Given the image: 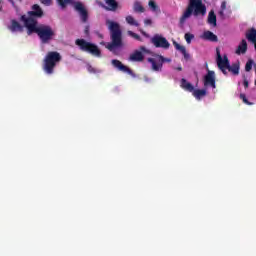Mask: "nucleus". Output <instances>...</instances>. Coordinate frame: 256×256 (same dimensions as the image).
I'll return each mask as SVG.
<instances>
[{"mask_svg":"<svg viewBox=\"0 0 256 256\" xmlns=\"http://www.w3.org/2000/svg\"><path fill=\"white\" fill-rule=\"evenodd\" d=\"M180 87L184 89V91H189V93H193L195 91V87L190 82H187V79L182 78L181 79V85Z\"/></svg>","mask_w":256,"mask_h":256,"instance_id":"13","label":"nucleus"},{"mask_svg":"<svg viewBox=\"0 0 256 256\" xmlns=\"http://www.w3.org/2000/svg\"><path fill=\"white\" fill-rule=\"evenodd\" d=\"M207 14V6L203 4V0H188V6L180 17V24L183 25L191 15L199 17V15L205 16Z\"/></svg>","mask_w":256,"mask_h":256,"instance_id":"2","label":"nucleus"},{"mask_svg":"<svg viewBox=\"0 0 256 256\" xmlns=\"http://www.w3.org/2000/svg\"><path fill=\"white\" fill-rule=\"evenodd\" d=\"M73 0H57L58 4L60 5V7H62V9H65V7H67V5H69V3H72Z\"/></svg>","mask_w":256,"mask_h":256,"instance_id":"26","label":"nucleus"},{"mask_svg":"<svg viewBox=\"0 0 256 256\" xmlns=\"http://www.w3.org/2000/svg\"><path fill=\"white\" fill-rule=\"evenodd\" d=\"M126 22L128 25H132L133 27H139V22H137L131 15L126 16Z\"/></svg>","mask_w":256,"mask_h":256,"instance_id":"21","label":"nucleus"},{"mask_svg":"<svg viewBox=\"0 0 256 256\" xmlns=\"http://www.w3.org/2000/svg\"><path fill=\"white\" fill-rule=\"evenodd\" d=\"M153 21L151 19H145L144 20V25H152Z\"/></svg>","mask_w":256,"mask_h":256,"instance_id":"41","label":"nucleus"},{"mask_svg":"<svg viewBox=\"0 0 256 256\" xmlns=\"http://www.w3.org/2000/svg\"><path fill=\"white\" fill-rule=\"evenodd\" d=\"M245 53H247V40L242 39L236 49V55H245Z\"/></svg>","mask_w":256,"mask_h":256,"instance_id":"14","label":"nucleus"},{"mask_svg":"<svg viewBox=\"0 0 256 256\" xmlns=\"http://www.w3.org/2000/svg\"><path fill=\"white\" fill-rule=\"evenodd\" d=\"M144 56H143V52L136 50L134 51V53H132L129 57V61H134V62H141L143 61Z\"/></svg>","mask_w":256,"mask_h":256,"instance_id":"15","label":"nucleus"},{"mask_svg":"<svg viewBox=\"0 0 256 256\" xmlns=\"http://www.w3.org/2000/svg\"><path fill=\"white\" fill-rule=\"evenodd\" d=\"M174 47H175V49H177V51H180V53H185L187 51L185 46H182L177 42H174Z\"/></svg>","mask_w":256,"mask_h":256,"instance_id":"28","label":"nucleus"},{"mask_svg":"<svg viewBox=\"0 0 256 256\" xmlns=\"http://www.w3.org/2000/svg\"><path fill=\"white\" fill-rule=\"evenodd\" d=\"M107 7L106 11H117L119 9V3L117 0H104Z\"/></svg>","mask_w":256,"mask_h":256,"instance_id":"12","label":"nucleus"},{"mask_svg":"<svg viewBox=\"0 0 256 256\" xmlns=\"http://www.w3.org/2000/svg\"><path fill=\"white\" fill-rule=\"evenodd\" d=\"M240 99L245 103V105H253V102H249L245 94H240Z\"/></svg>","mask_w":256,"mask_h":256,"instance_id":"33","label":"nucleus"},{"mask_svg":"<svg viewBox=\"0 0 256 256\" xmlns=\"http://www.w3.org/2000/svg\"><path fill=\"white\" fill-rule=\"evenodd\" d=\"M106 25H108L112 41L106 45V49L113 51L115 48L123 47V33L121 32L119 23L107 20Z\"/></svg>","mask_w":256,"mask_h":256,"instance_id":"3","label":"nucleus"},{"mask_svg":"<svg viewBox=\"0 0 256 256\" xmlns=\"http://www.w3.org/2000/svg\"><path fill=\"white\" fill-rule=\"evenodd\" d=\"M26 21V29L27 34L32 35V33H36L41 41V43L47 44L51 39H53V36L55 35V31L51 26L41 24L37 26V20L28 19Z\"/></svg>","mask_w":256,"mask_h":256,"instance_id":"1","label":"nucleus"},{"mask_svg":"<svg viewBox=\"0 0 256 256\" xmlns=\"http://www.w3.org/2000/svg\"><path fill=\"white\" fill-rule=\"evenodd\" d=\"M225 9H227V2L223 1V2L221 3V10H222V11H225Z\"/></svg>","mask_w":256,"mask_h":256,"instance_id":"40","label":"nucleus"},{"mask_svg":"<svg viewBox=\"0 0 256 256\" xmlns=\"http://www.w3.org/2000/svg\"><path fill=\"white\" fill-rule=\"evenodd\" d=\"M185 41L186 43H191V41H193V39H195V35L191 34V33H186L184 35Z\"/></svg>","mask_w":256,"mask_h":256,"instance_id":"30","label":"nucleus"},{"mask_svg":"<svg viewBox=\"0 0 256 256\" xmlns=\"http://www.w3.org/2000/svg\"><path fill=\"white\" fill-rule=\"evenodd\" d=\"M148 62L151 63L153 71H159V66L157 65V61L154 58H148Z\"/></svg>","mask_w":256,"mask_h":256,"instance_id":"25","label":"nucleus"},{"mask_svg":"<svg viewBox=\"0 0 256 256\" xmlns=\"http://www.w3.org/2000/svg\"><path fill=\"white\" fill-rule=\"evenodd\" d=\"M111 64L113 65V67L118 69V71H122V73H127L131 77H136L135 72H133V70H131V68H129L128 66H125L122 61L114 59L111 61Z\"/></svg>","mask_w":256,"mask_h":256,"instance_id":"9","label":"nucleus"},{"mask_svg":"<svg viewBox=\"0 0 256 256\" xmlns=\"http://www.w3.org/2000/svg\"><path fill=\"white\" fill-rule=\"evenodd\" d=\"M61 54L57 51H50L46 54L43 63V71L47 75H53L55 73V67L57 63H61Z\"/></svg>","mask_w":256,"mask_h":256,"instance_id":"4","label":"nucleus"},{"mask_svg":"<svg viewBox=\"0 0 256 256\" xmlns=\"http://www.w3.org/2000/svg\"><path fill=\"white\" fill-rule=\"evenodd\" d=\"M75 45L79 47L80 51H84V53H90L94 57H101V50L94 43L88 42L85 39H76Z\"/></svg>","mask_w":256,"mask_h":256,"instance_id":"5","label":"nucleus"},{"mask_svg":"<svg viewBox=\"0 0 256 256\" xmlns=\"http://www.w3.org/2000/svg\"><path fill=\"white\" fill-rule=\"evenodd\" d=\"M208 23L209 25H213V27H217V15H215L213 10L208 14Z\"/></svg>","mask_w":256,"mask_h":256,"instance_id":"20","label":"nucleus"},{"mask_svg":"<svg viewBox=\"0 0 256 256\" xmlns=\"http://www.w3.org/2000/svg\"><path fill=\"white\" fill-rule=\"evenodd\" d=\"M253 60H248L246 65H245V71L249 72L251 71V69H253Z\"/></svg>","mask_w":256,"mask_h":256,"instance_id":"32","label":"nucleus"},{"mask_svg":"<svg viewBox=\"0 0 256 256\" xmlns=\"http://www.w3.org/2000/svg\"><path fill=\"white\" fill-rule=\"evenodd\" d=\"M134 11L136 13H145V8L139 2H135L134 4Z\"/></svg>","mask_w":256,"mask_h":256,"instance_id":"23","label":"nucleus"},{"mask_svg":"<svg viewBox=\"0 0 256 256\" xmlns=\"http://www.w3.org/2000/svg\"><path fill=\"white\" fill-rule=\"evenodd\" d=\"M246 39L250 41V43H253L256 41V29L251 28L246 32Z\"/></svg>","mask_w":256,"mask_h":256,"instance_id":"19","label":"nucleus"},{"mask_svg":"<svg viewBox=\"0 0 256 256\" xmlns=\"http://www.w3.org/2000/svg\"><path fill=\"white\" fill-rule=\"evenodd\" d=\"M204 87H212L215 89L217 85L215 84V72L208 70L207 74L204 76Z\"/></svg>","mask_w":256,"mask_h":256,"instance_id":"10","label":"nucleus"},{"mask_svg":"<svg viewBox=\"0 0 256 256\" xmlns=\"http://www.w3.org/2000/svg\"><path fill=\"white\" fill-rule=\"evenodd\" d=\"M89 29H90L89 25L85 26L84 28L85 35H89Z\"/></svg>","mask_w":256,"mask_h":256,"instance_id":"42","label":"nucleus"},{"mask_svg":"<svg viewBox=\"0 0 256 256\" xmlns=\"http://www.w3.org/2000/svg\"><path fill=\"white\" fill-rule=\"evenodd\" d=\"M244 87L247 89L249 87V81L247 79H244Z\"/></svg>","mask_w":256,"mask_h":256,"instance_id":"43","label":"nucleus"},{"mask_svg":"<svg viewBox=\"0 0 256 256\" xmlns=\"http://www.w3.org/2000/svg\"><path fill=\"white\" fill-rule=\"evenodd\" d=\"M239 69H240V63L236 62L233 63L232 65L229 64L227 70L232 74V75H239Z\"/></svg>","mask_w":256,"mask_h":256,"instance_id":"18","label":"nucleus"},{"mask_svg":"<svg viewBox=\"0 0 256 256\" xmlns=\"http://www.w3.org/2000/svg\"><path fill=\"white\" fill-rule=\"evenodd\" d=\"M9 31L11 33H23L24 27L17 20H11V25L8 26Z\"/></svg>","mask_w":256,"mask_h":256,"instance_id":"11","label":"nucleus"},{"mask_svg":"<svg viewBox=\"0 0 256 256\" xmlns=\"http://www.w3.org/2000/svg\"><path fill=\"white\" fill-rule=\"evenodd\" d=\"M192 95L193 97H195V99H197L198 101L201 100L202 97H205V95H207V90L205 89H194L192 91Z\"/></svg>","mask_w":256,"mask_h":256,"instance_id":"17","label":"nucleus"},{"mask_svg":"<svg viewBox=\"0 0 256 256\" xmlns=\"http://www.w3.org/2000/svg\"><path fill=\"white\" fill-rule=\"evenodd\" d=\"M169 41H167V38L161 37V47L162 49H169Z\"/></svg>","mask_w":256,"mask_h":256,"instance_id":"27","label":"nucleus"},{"mask_svg":"<svg viewBox=\"0 0 256 256\" xmlns=\"http://www.w3.org/2000/svg\"><path fill=\"white\" fill-rule=\"evenodd\" d=\"M140 51H142V53H148V54H151V51H150V50H148V49H146V47H145V46H141V47H140Z\"/></svg>","mask_w":256,"mask_h":256,"instance_id":"37","label":"nucleus"},{"mask_svg":"<svg viewBox=\"0 0 256 256\" xmlns=\"http://www.w3.org/2000/svg\"><path fill=\"white\" fill-rule=\"evenodd\" d=\"M10 1V3H12V5H15V1H13V0H9Z\"/></svg>","mask_w":256,"mask_h":256,"instance_id":"46","label":"nucleus"},{"mask_svg":"<svg viewBox=\"0 0 256 256\" xmlns=\"http://www.w3.org/2000/svg\"><path fill=\"white\" fill-rule=\"evenodd\" d=\"M203 39H205L206 41H212L213 43H217L218 41L217 35H215L211 31H205L203 33Z\"/></svg>","mask_w":256,"mask_h":256,"instance_id":"16","label":"nucleus"},{"mask_svg":"<svg viewBox=\"0 0 256 256\" xmlns=\"http://www.w3.org/2000/svg\"><path fill=\"white\" fill-rule=\"evenodd\" d=\"M141 33H142V35H143L144 37L149 38V34H147L145 31L141 30Z\"/></svg>","mask_w":256,"mask_h":256,"instance_id":"44","label":"nucleus"},{"mask_svg":"<svg viewBox=\"0 0 256 256\" xmlns=\"http://www.w3.org/2000/svg\"><path fill=\"white\" fill-rule=\"evenodd\" d=\"M216 55H217V65L219 69L222 71L224 75H227V69L230 65L229 58H227V55H224V57H221V51L219 48L216 49Z\"/></svg>","mask_w":256,"mask_h":256,"instance_id":"8","label":"nucleus"},{"mask_svg":"<svg viewBox=\"0 0 256 256\" xmlns=\"http://www.w3.org/2000/svg\"><path fill=\"white\" fill-rule=\"evenodd\" d=\"M151 43H153L156 47H161V35L156 34L152 39Z\"/></svg>","mask_w":256,"mask_h":256,"instance_id":"22","label":"nucleus"},{"mask_svg":"<svg viewBox=\"0 0 256 256\" xmlns=\"http://www.w3.org/2000/svg\"><path fill=\"white\" fill-rule=\"evenodd\" d=\"M31 11H28L27 15H22L20 17V21H22V23H24V26L27 27V20L32 19L33 21H37V19H41V17H43L45 15V13L43 12V8H41V6H39V4H34L31 7Z\"/></svg>","mask_w":256,"mask_h":256,"instance_id":"6","label":"nucleus"},{"mask_svg":"<svg viewBox=\"0 0 256 256\" xmlns=\"http://www.w3.org/2000/svg\"><path fill=\"white\" fill-rule=\"evenodd\" d=\"M74 9L80 16V21L82 23H87L89 21V12L83 2H74Z\"/></svg>","mask_w":256,"mask_h":256,"instance_id":"7","label":"nucleus"},{"mask_svg":"<svg viewBox=\"0 0 256 256\" xmlns=\"http://www.w3.org/2000/svg\"><path fill=\"white\" fill-rule=\"evenodd\" d=\"M148 5H149L151 11H157V9H159V6L155 2V0H149Z\"/></svg>","mask_w":256,"mask_h":256,"instance_id":"24","label":"nucleus"},{"mask_svg":"<svg viewBox=\"0 0 256 256\" xmlns=\"http://www.w3.org/2000/svg\"><path fill=\"white\" fill-rule=\"evenodd\" d=\"M177 71H183V68L181 66L176 68Z\"/></svg>","mask_w":256,"mask_h":256,"instance_id":"45","label":"nucleus"},{"mask_svg":"<svg viewBox=\"0 0 256 256\" xmlns=\"http://www.w3.org/2000/svg\"><path fill=\"white\" fill-rule=\"evenodd\" d=\"M40 3H42V5H45L46 7H49V5H51L52 0H40Z\"/></svg>","mask_w":256,"mask_h":256,"instance_id":"36","label":"nucleus"},{"mask_svg":"<svg viewBox=\"0 0 256 256\" xmlns=\"http://www.w3.org/2000/svg\"><path fill=\"white\" fill-rule=\"evenodd\" d=\"M218 15H219V17H220L221 19H225V10H220V11L218 12Z\"/></svg>","mask_w":256,"mask_h":256,"instance_id":"39","label":"nucleus"},{"mask_svg":"<svg viewBox=\"0 0 256 256\" xmlns=\"http://www.w3.org/2000/svg\"><path fill=\"white\" fill-rule=\"evenodd\" d=\"M185 61H189L191 59V55L187 53V50L182 53Z\"/></svg>","mask_w":256,"mask_h":256,"instance_id":"35","label":"nucleus"},{"mask_svg":"<svg viewBox=\"0 0 256 256\" xmlns=\"http://www.w3.org/2000/svg\"><path fill=\"white\" fill-rule=\"evenodd\" d=\"M128 35L130 37H133V39H136V41H142L141 40V36H139L137 33L133 32V31H128Z\"/></svg>","mask_w":256,"mask_h":256,"instance_id":"31","label":"nucleus"},{"mask_svg":"<svg viewBox=\"0 0 256 256\" xmlns=\"http://www.w3.org/2000/svg\"><path fill=\"white\" fill-rule=\"evenodd\" d=\"M174 47H175V49H177V51H180V53H185L187 51L185 46H182L177 42H174Z\"/></svg>","mask_w":256,"mask_h":256,"instance_id":"29","label":"nucleus"},{"mask_svg":"<svg viewBox=\"0 0 256 256\" xmlns=\"http://www.w3.org/2000/svg\"><path fill=\"white\" fill-rule=\"evenodd\" d=\"M87 71L88 73H97V69H95L91 64L87 65Z\"/></svg>","mask_w":256,"mask_h":256,"instance_id":"34","label":"nucleus"},{"mask_svg":"<svg viewBox=\"0 0 256 256\" xmlns=\"http://www.w3.org/2000/svg\"><path fill=\"white\" fill-rule=\"evenodd\" d=\"M161 63H171V59L161 56Z\"/></svg>","mask_w":256,"mask_h":256,"instance_id":"38","label":"nucleus"},{"mask_svg":"<svg viewBox=\"0 0 256 256\" xmlns=\"http://www.w3.org/2000/svg\"><path fill=\"white\" fill-rule=\"evenodd\" d=\"M252 43H254V47H255V50H256V41H255V42H252Z\"/></svg>","mask_w":256,"mask_h":256,"instance_id":"47","label":"nucleus"}]
</instances>
